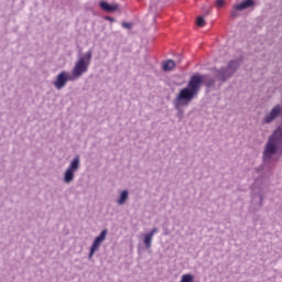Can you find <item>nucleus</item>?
Instances as JSON below:
<instances>
[{
  "instance_id": "nucleus-1",
  "label": "nucleus",
  "mask_w": 282,
  "mask_h": 282,
  "mask_svg": "<svg viewBox=\"0 0 282 282\" xmlns=\"http://www.w3.org/2000/svg\"><path fill=\"white\" fill-rule=\"evenodd\" d=\"M239 65H241L240 59L230 61L226 67H221L220 69L215 70V77L209 75L194 74L189 78L187 87L182 88L172 102L174 109L178 111V120L184 118V110L182 107H188L191 102L197 98V94H199L202 85H205V87H208V89L216 87L219 89L221 85L226 83V80L235 76V72L239 69Z\"/></svg>"
},
{
  "instance_id": "nucleus-2",
  "label": "nucleus",
  "mask_w": 282,
  "mask_h": 282,
  "mask_svg": "<svg viewBox=\"0 0 282 282\" xmlns=\"http://www.w3.org/2000/svg\"><path fill=\"white\" fill-rule=\"evenodd\" d=\"M282 153V128L279 127L275 129L272 134L269 137L264 149L262 152V165L256 169L258 178H256L253 185L251 186V204L250 212L259 213L263 208V196L265 195V177H270L274 164L279 160V152Z\"/></svg>"
},
{
  "instance_id": "nucleus-3",
  "label": "nucleus",
  "mask_w": 282,
  "mask_h": 282,
  "mask_svg": "<svg viewBox=\"0 0 282 282\" xmlns=\"http://www.w3.org/2000/svg\"><path fill=\"white\" fill-rule=\"evenodd\" d=\"M93 58L94 51L89 50L76 61L70 75L67 70H62L59 74H57L55 80L53 82L55 89L61 90L67 86V83H74V80L83 78V75L89 72Z\"/></svg>"
},
{
  "instance_id": "nucleus-4",
  "label": "nucleus",
  "mask_w": 282,
  "mask_h": 282,
  "mask_svg": "<svg viewBox=\"0 0 282 282\" xmlns=\"http://www.w3.org/2000/svg\"><path fill=\"white\" fill-rule=\"evenodd\" d=\"M80 171V155H76L63 173L64 184H72L76 180V174Z\"/></svg>"
},
{
  "instance_id": "nucleus-5",
  "label": "nucleus",
  "mask_w": 282,
  "mask_h": 282,
  "mask_svg": "<svg viewBox=\"0 0 282 282\" xmlns=\"http://www.w3.org/2000/svg\"><path fill=\"white\" fill-rule=\"evenodd\" d=\"M281 113H282V106L278 104L261 120L262 124H272V122H274V120L278 119L279 116H281Z\"/></svg>"
},
{
  "instance_id": "nucleus-6",
  "label": "nucleus",
  "mask_w": 282,
  "mask_h": 282,
  "mask_svg": "<svg viewBox=\"0 0 282 282\" xmlns=\"http://www.w3.org/2000/svg\"><path fill=\"white\" fill-rule=\"evenodd\" d=\"M107 239V229H104L99 236H97L91 245L93 250H100V246H102V242Z\"/></svg>"
},
{
  "instance_id": "nucleus-7",
  "label": "nucleus",
  "mask_w": 282,
  "mask_h": 282,
  "mask_svg": "<svg viewBox=\"0 0 282 282\" xmlns=\"http://www.w3.org/2000/svg\"><path fill=\"white\" fill-rule=\"evenodd\" d=\"M99 8L105 12H118V10H120V4H109L107 1H100Z\"/></svg>"
},
{
  "instance_id": "nucleus-8",
  "label": "nucleus",
  "mask_w": 282,
  "mask_h": 282,
  "mask_svg": "<svg viewBox=\"0 0 282 282\" xmlns=\"http://www.w3.org/2000/svg\"><path fill=\"white\" fill-rule=\"evenodd\" d=\"M127 202H129V191L123 189L119 194V197L117 199V204H118V206H124V204H127Z\"/></svg>"
},
{
  "instance_id": "nucleus-9",
  "label": "nucleus",
  "mask_w": 282,
  "mask_h": 282,
  "mask_svg": "<svg viewBox=\"0 0 282 282\" xmlns=\"http://www.w3.org/2000/svg\"><path fill=\"white\" fill-rule=\"evenodd\" d=\"M254 6V0H245L240 4H237V10H247V8H252Z\"/></svg>"
},
{
  "instance_id": "nucleus-10",
  "label": "nucleus",
  "mask_w": 282,
  "mask_h": 282,
  "mask_svg": "<svg viewBox=\"0 0 282 282\" xmlns=\"http://www.w3.org/2000/svg\"><path fill=\"white\" fill-rule=\"evenodd\" d=\"M143 243L148 250L151 249V246L153 243V237L151 236V234H145L143 236Z\"/></svg>"
},
{
  "instance_id": "nucleus-11",
  "label": "nucleus",
  "mask_w": 282,
  "mask_h": 282,
  "mask_svg": "<svg viewBox=\"0 0 282 282\" xmlns=\"http://www.w3.org/2000/svg\"><path fill=\"white\" fill-rule=\"evenodd\" d=\"M175 68V61L173 59H167L164 64H163V72H171Z\"/></svg>"
},
{
  "instance_id": "nucleus-12",
  "label": "nucleus",
  "mask_w": 282,
  "mask_h": 282,
  "mask_svg": "<svg viewBox=\"0 0 282 282\" xmlns=\"http://www.w3.org/2000/svg\"><path fill=\"white\" fill-rule=\"evenodd\" d=\"M242 10L237 9V4L234 7L232 11H231V17L234 19H237V17H239V12H241Z\"/></svg>"
},
{
  "instance_id": "nucleus-13",
  "label": "nucleus",
  "mask_w": 282,
  "mask_h": 282,
  "mask_svg": "<svg viewBox=\"0 0 282 282\" xmlns=\"http://www.w3.org/2000/svg\"><path fill=\"white\" fill-rule=\"evenodd\" d=\"M205 21H204V17H198L196 20V24L198 25V28H204L205 25Z\"/></svg>"
},
{
  "instance_id": "nucleus-14",
  "label": "nucleus",
  "mask_w": 282,
  "mask_h": 282,
  "mask_svg": "<svg viewBox=\"0 0 282 282\" xmlns=\"http://www.w3.org/2000/svg\"><path fill=\"white\" fill-rule=\"evenodd\" d=\"M121 25L124 30H131L133 28V23L131 22H122Z\"/></svg>"
},
{
  "instance_id": "nucleus-15",
  "label": "nucleus",
  "mask_w": 282,
  "mask_h": 282,
  "mask_svg": "<svg viewBox=\"0 0 282 282\" xmlns=\"http://www.w3.org/2000/svg\"><path fill=\"white\" fill-rule=\"evenodd\" d=\"M158 232H160V229L158 227H154L153 229H151L148 234L152 237H154L155 235H158Z\"/></svg>"
},
{
  "instance_id": "nucleus-16",
  "label": "nucleus",
  "mask_w": 282,
  "mask_h": 282,
  "mask_svg": "<svg viewBox=\"0 0 282 282\" xmlns=\"http://www.w3.org/2000/svg\"><path fill=\"white\" fill-rule=\"evenodd\" d=\"M96 252H97L96 249H91V247H90L88 259H94V254H96Z\"/></svg>"
},
{
  "instance_id": "nucleus-17",
  "label": "nucleus",
  "mask_w": 282,
  "mask_h": 282,
  "mask_svg": "<svg viewBox=\"0 0 282 282\" xmlns=\"http://www.w3.org/2000/svg\"><path fill=\"white\" fill-rule=\"evenodd\" d=\"M224 0H217L216 1V6H217V8H224Z\"/></svg>"
},
{
  "instance_id": "nucleus-18",
  "label": "nucleus",
  "mask_w": 282,
  "mask_h": 282,
  "mask_svg": "<svg viewBox=\"0 0 282 282\" xmlns=\"http://www.w3.org/2000/svg\"><path fill=\"white\" fill-rule=\"evenodd\" d=\"M105 21H110V23H115L116 19L115 18H111L109 15H106L105 17Z\"/></svg>"
}]
</instances>
